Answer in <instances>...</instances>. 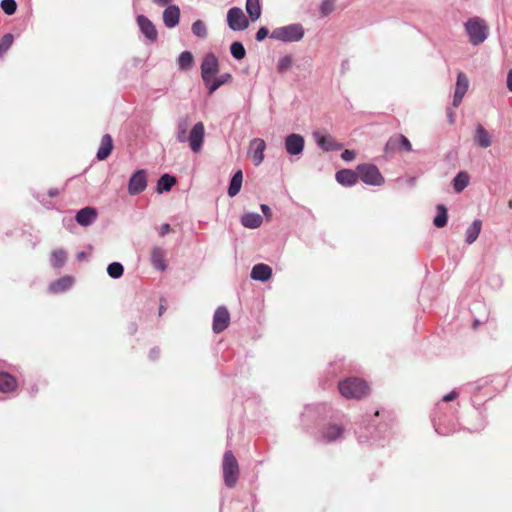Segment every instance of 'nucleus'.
<instances>
[{
	"instance_id": "obj_51",
	"label": "nucleus",
	"mask_w": 512,
	"mask_h": 512,
	"mask_svg": "<svg viewBox=\"0 0 512 512\" xmlns=\"http://www.w3.org/2000/svg\"><path fill=\"white\" fill-rule=\"evenodd\" d=\"M506 87L510 92H512V68L509 69L507 72Z\"/></svg>"
},
{
	"instance_id": "obj_22",
	"label": "nucleus",
	"mask_w": 512,
	"mask_h": 512,
	"mask_svg": "<svg viewBox=\"0 0 512 512\" xmlns=\"http://www.w3.org/2000/svg\"><path fill=\"white\" fill-rule=\"evenodd\" d=\"M335 178L340 185L344 187H351L357 183L358 173L357 170L353 171L351 169H342L336 172Z\"/></svg>"
},
{
	"instance_id": "obj_19",
	"label": "nucleus",
	"mask_w": 512,
	"mask_h": 512,
	"mask_svg": "<svg viewBox=\"0 0 512 512\" xmlns=\"http://www.w3.org/2000/svg\"><path fill=\"white\" fill-rule=\"evenodd\" d=\"M179 21H180V8L174 4L167 5L165 10L163 11L164 25L167 28L172 29L179 24Z\"/></svg>"
},
{
	"instance_id": "obj_45",
	"label": "nucleus",
	"mask_w": 512,
	"mask_h": 512,
	"mask_svg": "<svg viewBox=\"0 0 512 512\" xmlns=\"http://www.w3.org/2000/svg\"><path fill=\"white\" fill-rule=\"evenodd\" d=\"M334 10V0H323L320 5V14L328 16Z\"/></svg>"
},
{
	"instance_id": "obj_40",
	"label": "nucleus",
	"mask_w": 512,
	"mask_h": 512,
	"mask_svg": "<svg viewBox=\"0 0 512 512\" xmlns=\"http://www.w3.org/2000/svg\"><path fill=\"white\" fill-rule=\"evenodd\" d=\"M230 53L236 60H242L246 55V50L241 42L235 41L230 46Z\"/></svg>"
},
{
	"instance_id": "obj_53",
	"label": "nucleus",
	"mask_w": 512,
	"mask_h": 512,
	"mask_svg": "<svg viewBox=\"0 0 512 512\" xmlns=\"http://www.w3.org/2000/svg\"><path fill=\"white\" fill-rule=\"evenodd\" d=\"M170 232V225L168 223H164L161 225L160 227V230H159V234L160 236H165L166 234H168Z\"/></svg>"
},
{
	"instance_id": "obj_1",
	"label": "nucleus",
	"mask_w": 512,
	"mask_h": 512,
	"mask_svg": "<svg viewBox=\"0 0 512 512\" xmlns=\"http://www.w3.org/2000/svg\"><path fill=\"white\" fill-rule=\"evenodd\" d=\"M362 424L365 430L375 440H381L389 436L391 425L384 420V412L376 410L373 414H366Z\"/></svg>"
},
{
	"instance_id": "obj_56",
	"label": "nucleus",
	"mask_w": 512,
	"mask_h": 512,
	"mask_svg": "<svg viewBox=\"0 0 512 512\" xmlns=\"http://www.w3.org/2000/svg\"><path fill=\"white\" fill-rule=\"evenodd\" d=\"M260 208H261L262 213L267 218H270V216H271V209H270V207L268 205H266V204H261Z\"/></svg>"
},
{
	"instance_id": "obj_24",
	"label": "nucleus",
	"mask_w": 512,
	"mask_h": 512,
	"mask_svg": "<svg viewBox=\"0 0 512 512\" xmlns=\"http://www.w3.org/2000/svg\"><path fill=\"white\" fill-rule=\"evenodd\" d=\"M474 142L481 148H488L492 144V137L489 132L481 125L478 124L475 128Z\"/></svg>"
},
{
	"instance_id": "obj_23",
	"label": "nucleus",
	"mask_w": 512,
	"mask_h": 512,
	"mask_svg": "<svg viewBox=\"0 0 512 512\" xmlns=\"http://www.w3.org/2000/svg\"><path fill=\"white\" fill-rule=\"evenodd\" d=\"M74 284V278L72 276H63L49 285V291L53 294H58L69 290Z\"/></svg>"
},
{
	"instance_id": "obj_7",
	"label": "nucleus",
	"mask_w": 512,
	"mask_h": 512,
	"mask_svg": "<svg viewBox=\"0 0 512 512\" xmlns=\"http://www.w3.org/2000/svg\"><path fill=\"white\" fill-rule=\"evenodd\" d=\"M356 170L358 173V179L367 185L381 186L385 182V179L380 173L378 167L374 164H360L357 166Z\"/></svg>"
},
{
	"instance_id": "obj_16",
	"label": "nucleus",
	"mask_w": 512,
	"mask_h": 512,
	"mask_svg": "<svg viewBox=\"0 0 512 512\" xmlns=\"http://www.w3.org/2000/svg\"><path fill=\"white\" fill-rule=\"evenodd\" d=\"M304 146L305 140L300 134L292 133L285 138V149L290 155H300Z\"/></svg>"
},
{
	"instance_id": "obj_49",
	"label": "nucleus",
	"mask_w": 512,
	"mask_h": 512,
	"mask_svg": "<svg viewBox=\"0 0 512 512\" xmlns=\"http://www.w3.org/2000/svg\"><path fill=\"white\" fill-rule=\"evenodd\" d=\"M341 158L344 161H352L355 158V152L353 150H345L342 152Z\"/></svg>"
},
{
	"instance_id": "obj_43",
	"label": "nucleus",
	"mask_w": 512,
	"mask_h": 512,
	"mask_svg": "<svg viewBox=\"0 0 512 512\" xmlns=\"http://www.w3.org/2000/svg\"><path fill=\"white\" fill-rule=\"evenodd\" d=\"M0 6L7 15H13L17 10V3L15 0H2Z\"/></svg>"
},
{
	"instance_id": "obj_55",
	"label": "nucleus",
	"mask_w": 512,
	"mask_h": 512,
	"mask_svg": "<svg viewBox=\"0 0 512 512\" xmlns=\"http://www.w3.org/2000/svg\"><path fill=\"white\" fill-rule=\"evenodd\" d=\"M356 434H357V437H358V441L360 443H365L369 439L368 434H365V433H363L361 431H356Z\"/></svg>"
},
{
	"instance_id": "obj_44",
	"label": "nucleus",
	"mask_w": 512,
	"mask_h": 512,
	"mask_svg": "<svg viewBox=\"0 0 512 512\" xmlns=\"http://www.w3.org/2000/svg\"><path fill=\"white\" fill-rule=\"evenodd\" d=\"M13 43V35L5 34L0 40V56L5 53Z\"/></svg>"
},
{
	"instance_id": "obj_8",
	"label": "nucleus",
	"mask_w": 512,
	"mask_h": 512,
	"mask_svg": "<svg viewBox=\"0 0 512 512\" xmlns=\"http://www.w3.org/2000/svg\"><path fill=\"white\" fill-rule=\"evenodd\" d=\"M219 61L213 53H208L201 63V77L205 85H208L218 72Z\"/></svg>"
},
{
	"instance_id": "obj_9",
	"label": "nucleus",
	"mask_w": 512,
	"mask_h": 512,
	"mask_svg": "<svg viewBox=\"0 0 512 512\" xmlns=\"http://www.w3.org/2000/svg\"><path fill=\"white\" fill-rule=\"evenodd\" d=\"M227 25L233 31H243L249 26L243 10L239 7H232L227 12Z\"/></svg>"
},
{
	"instance_id": "obj_26",
	"label": "nucleus",
	"mask_w": 512,
	"mask_h": 512,
	"mask_svg": "<svg viewBox=\"0 0 512 512\" xmlns=\"http://www.w3.org/2000/svg\"><path fill=\"white\" fill-rule=\"evenodd\" d=\"M151 264L156 270L159 271H164L167 269V264L165 261V252L161 247L155 246L152 248Z\"/></svg>"
},
{
	"instance_id": "obj_31",
	"label": "nucleus",
	"mask_w": 512,
	"mask_h": 512,
	"mask_svg": "<svg viewBox=\"0 0 512 512\" xmlns=\"http://www.w3.org/2000/svg\"><path fill=\"white\" fill-rule=\"evenodd\" d=\"M263 218L258 213H246L241 217V224L249 229H256L261 226Z\"/></svg>"
},
{
	"instance_id": "obj_14",
	"label": "nucleus",
	"mask_w": 512,
	"mask_h": 512,
	"mask_svg": "<svg viewBox=\"0 0 512 512\" xmlns=\"http://www.w3.org/2000/svg\"><path fill=\"white\" fill-rule=\"evenodd\" d=\"M468 88H469V79H468L467 75L464 72H459L457 74L455 91H454L453 100H452V106L454 108H457L461 104L466 92L468 91Z\"/></svg>"
},
{
	"instance_id": "obj_4",
	"label": "nucleus",
	"mask_w": 512,
	"mask_h": 512,
	"mask_svg": "<svg viewBox=\"0 0 512 512\" xmlns=\"http://www.w3.org/2000/svg\"><path fill=\"white\" fill-rule=\"evenodd\" d=\"M305 34L304 27L300 23H292L286 26L275 28L270 38L284 43H293L300 41Z\"/></svg>"
},
{
	"instance_id": "obj_34",
	"label": "nucleus",
	"mask_w": 512,
	"mask_h": 512,
	"mask_svg": "<svg viewBox=\"0 0 512 512\" xmlns=\"http://www.w3.org/2000/svg\"><path fill=\"white\" fill-rule=\"evenodd\" d=\"M447 221H448L447 209L443 204H439L437 206V214L433 220V224L437 228H442L447 224Z\"/></svg>"
},
{
	"instance_id": "obj_62",
	"label": "nucleus",
	"mask_w": 512,
	"mask_h": 512,
	"mask_svg": "<svg viewBox=\"0 0 512 512\" xmlns=\"http://www.w3.org/2000/svg\"><path fill=\"white\" fill-rule=\"evenodd\" d=\"M164 309H165V308H164V306H161V307H160V309H159V315H161V314H162V312L164 311Z\"/></svg>"
},
{
	"instance_id": "obj_12",
	"label": "nucleus",
	"mask_w": 512,
	"mask_h": 512,
	"mask_svg": "<svg viewBox=\"0 0 512 512\" xmlns=\"http://www.w3.org/2000/svg\"><path fill=\"white\" fill-rule=\"evenodd\" d=\"M204 136H205V128H204L203 123L202 122L196 123L192 127L189 135L187 136V141L189 142V146L194 153L200 152L202 145H203Z\"/></svg>"
},
{
	"instance_id": "obj_37",
	"label": "nucleus",
	"mask_w": 512,
	"mask_h": 512,
	"mask_svg": "<svg viewBox=\"0 0 512 512\" xmlns=\"http://www.w3.org/2000/svg\"><path fill=\"white\" fill-rule=\"evenodd\" d=\"M475 423L470 425L467 429L470 432H479L485 428L486 420L483 413L479 410L474 411Z\"/></svg>"
},
{
	"instance_id": "obj_52",
	"label": "nucleus",
	"mask_w": 512,
	"mask_h": 512,
	"mask_svg": "<svg viewBox=\"0 0 512 512\" xmlns=\"http://www.w3.org/2000/svg\"><path fill=\"white\" fill-rule=\"evenodd\" d=\"M447 119H448L449 124H454L455 123L454 107L447 109Z\"/></svg>"
},
{
	"instance_id": "obj_64",
	"label": "nucleus",
	"mask_w": 512,
	"mask_h": 512,
	"mask_svg": "<svg viewBox=\"0 0 512 512\" xmlns=\"http://www.w3.org/2000/svg\"><path fill=\"white\" fill-rule=\"evenodd\" d=\"M509 206L512 207V200L509 201Z\"/></svg>"
},
{
	"instance_id": "obj_29",
	"label": "nucleus",
	"mask_w": 512,
	"mask_h": 512,
	"mask_svg": "<svg viewBox=\"0 0 512 512\" xmlns=\"http://www.w3.org/2000/svg\"><path fill=\"white\" fill-rule=\"evenodd\" d=\"M243 173L241 170H237L231 177L227 193L230 197L236 196L242 187Z\"/></svg>"
},
{
	"instance_id": "obj_38",
	"label": "nucleus",
	"mask_w": 512,
	"mask_h": 512,
	"mask_svg": "<svg viewBox=\"0 0 512 512\" xmlns=\"http://www.w3.org/2000/svg\"><path fill=\"white\" fill-rule=\"evenodd\" d=\"M191 30L192 33L198 38L205 39L208 36L207 27L202 20H196L193 22Z\"/></svg>"
},
{
	"instance_id": "obj_28",
	"label": "nucleus",
	"mask_w": 512,
	"mask_h": 512,
	"mask_svg": "<svg viewBox=\"0 0 512 512\" xmlns=\"http://www.w3.org/2000/svg\"><path fill=\"white\" fill-rule=\"evenodd\" d=\"M481 228H482L481 220L475 219L472 222V224L470 226H468V228L466 229L465 242L469 245L473 244L477 240V238L481 232Z\"/></svg>"
},
{
	"instance_id": "obj_35",
	"label": "nucleus",
	"mask_w": 512,
	"mask_h": 512,
	"mask_svg": "<svg viewBox=\"0 0 512 512\" xmlns=\"http://www.w3.org/2000/svg\"><path fill=\"white\" fill-rule=\"evenodd\" d=\"M469 184V176L466 172H459L453 179V186L456 192H461Z\"/></svg>"
},
{
	"instance_id": "obj_32",
	"label": "nucleus",
	"mask_w": 512,
	"mask_h": 512,
	"mask_svg": "<svg viewBox=\"0 0 512 512\" xmlns=\"http://www.w3.org/2000/svg\"><path fill=\"white\" fill-rule=\"evenodd\" d=\"M246 12L252 22L257 21L261 16V4L259 0H246Z\"/></svg>"
},
{
	"instance_id": "obj_27",
	"label": "nucleus",
	"mask_w": 512,
	"mask_h": 512,
	"mask_svg": "<svg viewBox=\"0 0 512 512\" xmlns=\"http://www.w3.org/2000/svg\"><path fill=\"white\" fill-rule=\"evenodd\" d=\"M113 149V140L109 134L102 136L100 147L97 151L96 157L98 160L103 161L108 158Z\"/></svg>"
},
{
	"instance_id": "obj_5",
	"label": "nucleus",
	"mask_w": 512,
	"mask_h": 512,
	"mask_svg": "<svg viewBox=\"0 0 512 512\" xmlns=\"http://www.w3.org/2000/svg\"><path fill=\"white\" fill-rule=\"evenodd\" d=\"M222 470L225 486L228 488H234L239 479L240 469L237 459L230 450L224 453Z\"/></svg>"
},
{
	"instance_id": "obj_39",
	"label": "nucleus",
	"mask_w": 512,
	"mask_h": 512,
	"mask_svg": "<svg viewBox=\"0 0 512 512\" xmlns=\"http://www.w3.org/2000/svg\"><path fill=\"white\" fill-rule=\"evenodd\" d=\"M124 273V267L120 262H112L107 267V274L112 279H119Z\"/></svg>"
},
{
	"instance_id": "obj_61",
	"label": "nucleus",
	"mask_w": 512,
	"mask_h": 512,
	"mask_svg": "<svg viewBox=\"0 0 512 512\" xmlns=\"http://www.w3.org/2000/svg\"><path fill=\"white\" fill-rule=\"evenodd\" d=\"M480 323H481L480 320L475 319L474 322H473L474 327H477Z\"/></svg>"
},
{
	"instance_id": "obj_11",
	"label": "nucleus",
	"mask_w": 512,
	"mask_h": 512,
	"mask_svg": "<svg viewBox=\"0 0 512 512\" xmlns=\"http://www.w3.org/2000/svg\"><path fill=\"white\" fill-rule=\"evenodd\" d=\"M147 187L146 171L139 169L135 171L128 182V192L130 195H138L143 192Z\"/></svg>"
},
{
	"instance_id": "obj_59",
	"label": "nucleus",
	"mask_w": 512,
	"mask_h": 512,
	"mask_svg": "<svg viewBox=\"0 0 512 512\" xmlns=\"http://www.w3.org/2000/svg\"><path fill=\"white\" fill-rule=\"evenodd\" d=\"M407 182L410 186H413L416 183V177H409Z\"/></svg>"
},
{
	"instance_id": "obj_13",
	"label": "nucleus",
	"mask_w": 512,
	"mask_h": 512,
	"mask_svg": "<svg viewBox=\"0 0 512 512\" xmlns=\"http://www.w3.org/2000/svg\"><path fill=\"white\" fill-rule=\"evenodd\" d=\"M396 149L411 152L412 144L406 136L399 134L389 138L384 146V153L388 155L393 153Z\"/></svg>"
},
{
	"instance_id": "obj_47",
	"label": "nucleus",
	"mask_w": 512,
	"mask_h": 512,
	"mask_svg": "<svg viewBox=\"0 0 512 512\" xmlns=\"http://www.w3.org/2000/svg\"><path fill=\"white\" fill-rule=\"evenodd\" d=\"M215 79L222 86V85L230 82L232 79V76L230 73H224Z\"/></svg>"
},
{
	"instance_id": "obj_17",
	"label": "nucleus",
	"mask_w": 512,
	"mask_h": 512,
	"mask_svg": "<svg viewBox=\"0 0 512 512\" xmlns=\"http://www.w3.org/2000/svg\"><path fill=\"white\" fill-rule=\"evenodd\" d=\"M137 24L141 33L150 41L155 42L158 38V33L155 25L152 23L150 19H148L144 15H139L137 17Z\"/></svg>"
},
{
	"instance_id": "obj_30",
	"label": "nucleus",
	"mask_w": 512,
	"mask_h": 512,
	"mask_svg": "<svg viewBox=\"0 0 512 512\" xmlns=\"http://www.w3.org/2000/svg\"><path fill=\"white\" fill-rule=\"evenodd\" d=\"M176 178L169 174H163L157 181L156 191L159 194L168 192L176 184Z\"/></svg>"
},
{
	"instance_id": "obj_6",
	"label": "nucleus",
	"mask_w": 512,
	"mask_h": 512,
	"mask_svg": "<svg viewBox=\"0 0 512 512\" xmlns=\"http://www.w3.org/2000/svg\"><path fill=\"white\" fill-rule=\"evenodd\" d=\"M345 428L342 424L329 422L325 424L316 436V441L321 444H332L344 439Z\"/></svg>"
},
{
	"instance_id": "obj_58",
	"label": "nucleus",
	"mask_w": 512,
	"mask_h": 512,
	"mask_svg": "<svg viewBox=\"0 0 512 512\" xmlns=\"http://www.w3.org/2000/svg\"><path fill=\"white\" fill-rule=\"evenodd\" d=\"M47 194L49 197L53 198L59 195V190L57 188H51L48 190Z\"/></svg>"
},
{
	"instance_id": "obj_2",
	"label": "nucleus",
	"mask_w": 512,
	"mask_h": 512,
	"mask_svg": "<svg viewBox=\"0 0 512 512\" xmlns=\"http://www.w3.org/2000/svg\"><path fill=\"white\" fill-rule=\"evenodd\" d=\"M464 29L472 46L482 44L489 36V26L486 21L479 16L468 18L464 23Z\"/></svg>"
},
{
	"instance_id": "obj_42",
	"label": "nucleus",
	"mask_w": 512,
	"mask_h": 512,
	"mask_svg": "<svg viewBox=\"0 0 512 512\" xmlns=\"http://www.w3.org/2000/svg\"><path fill=\"white\" fill-rule=\"evenodd\" d=\"M187 127L188 123L186 120H182L178 123L176 138L178 142L184 143L187 141Z\"/></svg>"
},
{
	"instance_id": "obj_3",
	"label": "nucleus",
	"mask_w": 512,
	"mask_h": 512,
	"mask_svg": "<svg viewBox=\"0 0 512 512\" xmlns=\"http://www.w3.org/2000/svg\"><path fill=\"white\" fill-rule=\"evenodd\" d=\"M340 394L346 399H360L369 391L368 384L359 378L350 377L338 384Z\"/></svg>"
},
{
	"instance_id": "obj_10",
	"label": "nucleus",
	"mask_w": 512,
	"mask_h": 512,
	"mask_svg": "<svg viewBox=\"0 0 512 512\" xmlns=\"http://www.w3.org/2000/svg\"><path fill=\"white\" fill-rule=\"evenodd\" d=\"M313 137L318 147L323 151H338L343 147L341 143H338L335 138L325 130L315 131Z\"/></svg>"
},
{
	"instance_id": "obj_20",
	"label": "nucleus",
	"mask_w": 512,
	"mask_h": 512,
	"mask_svg": "<svg viewBox=\"0 0 512 512\" xmlns=\"http://www.w3.org/2000/svg\"><path fill=\"white\" fill-rule=\"evenodd\" d=\"M96 219L97 211L95 208L90 206L80 209L75 216L77 223L83 227L90 226L96 221Z\"/></svg>"
},
{
	"instance_id": "obj_57",
	"label": "nucleus",
	"mask_w": 512,
	"mask_h": 512,
	"mask_svg": "<svg viewBox=\"0 0 512 512\" xmlns=\"http://www.w3.org/2000/svg\"><path fill=\"white\" fill-rule=\"evenodd\" d=\"M154 4L160 7L170 5L172 0H152Z\"/></svg>"
},
{
	"instance_id": "obj_36",
	"label": "nucleus",
	"mask_w": 512,
	"mask_h": 512,
	"mask_svg": "<svg viewBox=\"0 0 512 512\" xmlns=\"http://www.w3.org/2000/svg\"><path fill=\"white\" fill-rule=\"evenodd\" d=\"M194 63V57L190 51H183L178 57V65L182 70H189Z\"/></svg>"
},
{
	"instance_id": "obj_48",
	"label": "nucleus",
	"mask_w": 512,
	"mask_h": 512,
	"mask_svg": "<svg viewBox=\"0 0 512 512\" xmlns=\"http://www.w3.org/2000/svg\"><path fill=\"white\" fill-rule=\"evenodd\" d=\"M208 87V94L212 95L218 88L221 87V85L216 81L215 78L211 80V82L206 85Z\"/></svg>"
},
{
	"instance_id": "obj_33",
	"label": "nucleus",
	"mask_w": 512,
	"mask_h": 512,
	"mask_svg": "<svg viewBox=\"0 0 512 512\" xmlns=\"http://www.w3.org/2000/svg\"><path fill=\"white\" fill-rule=\"evenodd\" d=\"M67 261V253L63 249L54 250L51 253L50 263L53 268H62Z\"/></svg>"
},
{
	"instance_id": "obj_18",
	"label": "nucleus",
	"mask_w": 512,
	"mask_h": 512,
	"mask_svg": "<svg viewBox=\"0 0 512 512\" xmlns=\"http://www.w3.org/2000/svg\"><path fill=\"white\" fill-rule=\"evenodd\" d=\"M266 149V143L263 139L254 138L250 142V154L252 157L253 164L259 166L264 160V151Z\"/></svg>"
},
{
	"instance_id": "obj_50",
	"label": "nucleus",
	"mask_w": 512,
	"mask_h": 512,
	"mask_svg": "<svg viewBox=\"0 0 512 512\" xmlns=\"http://www.w3.org/2000/svg\"><path fill=\"white\" fill-rule=\"evenodd\" d=\"M457 397H458V392L456 390H452L450 393H448L442 397V401L449 402V401L456 399Z\"/></svg>"
},
{
	"instance_id": "obj_21",
	"label": "nucleus",
	"mask_w": 512,
	"mask_h": 512,
	"mask_svg": "<svg viewBox=\"0 0 512 512\" xmlns=\"http://www.w3.org/2000/svg\"><path fill=\"white\" fill-rule=\"evenodd\" d=\"M250 277L254 281L266 282L272 277V268L264 263L252 267Z\"/></svg>"
},
{
	"instance_id": "obj_46",
	"label": "nucleus",
	"mask_w": 512,
	"mask_h": 512,
	"mask_svg": "<svg viewBox=\"0 0 512 512\" xmlns=\"http://www.w3.org/2000/svg\"><path fill=\"white\" fill-rule=\"evenodd\" d=\"M269 35V29L265 26H262L258 29L255 35V39L259 42L266 39V37Z\"/></svg>"
},
{
	"instance_id": "obj_25",
	"label": "nucleus",
	"mask_w": 512,
	"mask_h": 512,
	"mask_svg": "<svg viewBox=\"0 0 512 512\" xmlns=\"http://www.w3.org/2000/svg\"><path fill=\"white\" fill-rule=\"evenodd\" d=\"M18 387L17 379L8 372L0 371V392L10 393Z\"/></svg>"
},
{
	"instance_id": "obj_54",
	"label": "nucleus",
	"mask_w": 512,
	"mask_h": 512,
	"mask_svg": "<svg viewBox=\"0 0 512 512\" xmlns=\"http://www.w3.org/2000/svg\"><path fill=\"white\" fill-rule=\"evenodd\" d=\"M159 355H160V350L158 348H152L149 352V358L151 360H156L159 358Z\"/></svg>"
},
{
	"instance_id": "obj_63",
	"label": "nucleus",
	"mask_w": 512,
	"mask_h": 512,
	"mask_svg": "<svg viewBox=\"0 0 512 512\" xmlns=\"http://www.w3.org/2000/svg\"><path fill=\"white\" fill-rule=\"evenodd\" d=\"M434 427H435V431H437L439 434H442V432L439 431V428L436 426V424H434Z\"/></svg>"
},
{
	"instance_id": "obj_41",
	"label": "nucleus",
	"mask_w": 512,
	"mask_h": 512,
	"mask_svg": "<svg viewBox=\"0 0 512 512\" xmlns=\"http://www.w3.org/2000/svg\"><path fill=\"white\" fill-rule=\"evenodd\" d=\"M292 56L285 55L278 60L277 71L280 74L285 73L292 66Z\"/></svg>"
},
{
	"instance_id": "obj_15",
	"label": "nucleus",
	"mask_w": 512,
	"mask_h": 512,
	"mask_svg": "<svg viewBox=\"0 0 512 512\" xmlns=\"http://www.w3.org/2000/svg\"><path fill=\"white\" fill-rule=\"evenodd\" d=\"M230 323V314L225 306L218 307L213 315L212 328L214 333L219 334L224 331Z\"/></svg>"
},
{
	"instance_id": "obj_60",
	"label": "nucleus",
	"mask_w": 512,
	"mask_h": 512,
	"mask_svg": "<svg viewBox=\"0 0 512 512\" xmlns=\"http://www.w3.org/2000/svg\"><path fill=\"white\" fill-rule=\"evenodd\" d=\"M84 257H85V253H84V252H80V253H78V255H77V258H78L79 260L83 259Z\"/></svg>"
}]
</instances>
